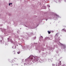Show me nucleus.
<instances>
[{
	"instance_id": "obj_10",
	"label": "nucleus",
	"mask_w": 66,
	"mask_h": 66,
	"mask_svg": "<svg viewBox=\"0 0 66 66\" xmlns=\"http://www.w3.org/2000/svg\"><path fill=\"white\" fill-rule=\"evenodd\" d=\"M53 66H54V64H53Z\"/></svg>"
},
{
	"instance_id": "obj_2",
	"label": "nucleus",
	"mask_w": 66,
	"mask_h": 66,
	"mask_svg": "<svg viewBox=\"0 0 66 66\" xmlns=\"http://www.w3.org/2000/svg\"><path fill=\"white\" fill-rule=\"evenodd\" d=\"M48 34H50L51 33V32L50 31H48Z\"/></svg>"
},
{
	"instance_id": "obj_11",
	"label": "nucleus",
	"mask_w": 66,
	"mask_h": 66,
	"mask_svg": "<svg viewBox=\"0 0 66 66\" xmlns=\"http://www.w3.org/2000/svg\"><path fill=\"white\" fill-rule=\"evenodd\" d=\"M65 32H66V30H65Z\"/></svg>"
},
{
	"instance_id": "obj_1",
	"label": "nucleus",
	"mask_w": 66,
	"mask_h": 66,
	"mask_svg": "<svg viewBox=\"0 0 66 66\" xmlns=\"http://www.w3.org/2000/svg\"><path fill=\"white\" fill-rule=\"evenodd\" d=\"M12 53L13 54H15V51H13L12 52Z\"/></svg>"
},
{
	"instance_id": "obj_5",
	"label": "nucleus",
	"mask_w": 66,
	"mask_h": 66,
	"mask_svg": "<svg viewBox=\"0 0 66 66\" xmlns=\"http://www.w3.org/2000/svg\"><path fill=\"white\" fill-rule=\"evenodd\" d=\"M63 31H65V29H63L62 31H63Z\"/></svg>"
},
{
	"instance_id": "obj_7",
	"label": "nucleus",
	"mask_w": 66,
	"mask_h": 66,
	"mask_svg": "<svg viewBox=\"0 0 66 66\" xmlns=\"http://www.w3.org/2000/svg\"><path fill=\"white\" fill-rule=\"evenodd\" d=\"M41 37H42V38H43V36H41Z\"/></svg>"
},
{
	"instance_id": "obj_4",
	"label": "nucleus",
	"mask_w": 66,
	"mask_h": 66,
	"mask_svg": "<svg viewBox=\"0 0 66 66\" xmlns=\"http://www.w3.org/2000/svg\"><path fill=\"white\" fill-rule=\"evenodd\" d=\"M10 4H12V3H10L9 4V5L10 6Z\"/></svg>"
},
{
	"instance_id": "obj_6",
	"label": "nucleus",
	"mask_w": 66,
	"mask_h": 66,
	"mask_svg": "<svg viewBox=\"0 0 66 66\" xmlns=\"http://www.w3.org/2000/svg\"><path fill=\"white\" fill-rule=\"evenodd\" d=\"M60 64H61V61H60Z\"/></svg>"
},
{
	"instance_id": "obj_3",
	"label": "nucleus",
	"mask_w": 66,
	"mask_h": 66,
	"mask_svg": "<svg viewBox=\"0 0 66 66\" xmlns=\"http://www.w3.org/2000/svg\"><path fill=\"white\" fill-rule=\"evenodd\" d=\"M20 53V51L18 52H17V53H18V54H19V53Z\"/></svg>"
},
{
	"instance_id": "obj_8",
	"label": "nucleus",
	"mask_w": 66,
	"mask_h": 66,
	"mask_svg": "<svg viewBox=\"0 0 66 66\" xmlns=\"http://www.w3.org/2000/svg\"><path fill=\"white\" fill-rule=\"evenodd\" d=\"M33 59V57H32L31 58V60H32Z\"/></svg>"
},
{
	"instance_id": "obj_9",
	"label": "nucleus",
	"mask_w": 66,
	"mask_h": 66,
	"mask_svg": "<svg viewBox=\"0 0 66 66\" xmlns=\"http://www.w3.org/2000/svg\"><path fill=\"white\" fill-rule=\"evenodd\" d=\"M34 39H36V37H35L34 38Z\"/></svg>"
},
{
	"instance_id": "obj_12",
	"label": "nucleus",
	"mask_w": 66,
	"mask_h": 66,
	"mask_svg": "<svg viewBox=\"0 0 66 66\" xmlns=\"http://www.w3.org/2000/svg\"><path fill=\"white\" fill-rule=\"evenodd\" d=\"M48 7H50V6H49Z\"/></svg>"
}]
</instances>
